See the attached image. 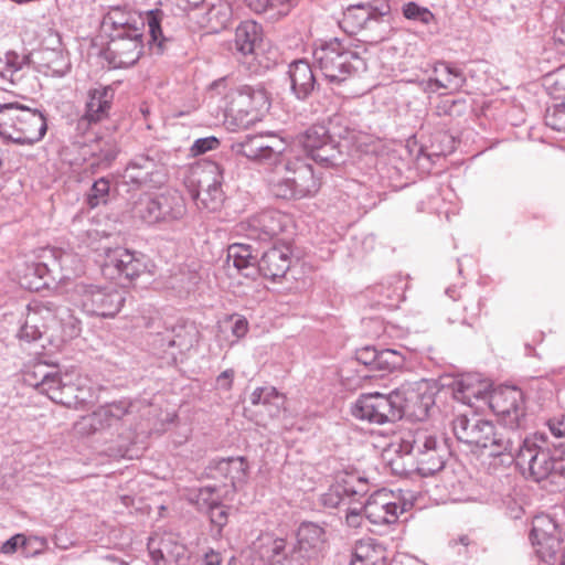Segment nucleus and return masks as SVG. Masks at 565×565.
<instances>
[{"mask_svg": "<svg viewBox=\"0 0 565 565\" xmlns=\"http://www.w3.org/2000/svg\"><path fill=\"white\" fill-rule=\"evenodd\" d=\"M394 451L409 456L423 477L440 471L450 455L445 438L423 428L406 433Z\"/></svg>", "mask_w": 565, "mask_h": 565, "instance_id": "0eeeda50", "label": "nucleus"}, {"mask_svg": "<svg viewBox=\"0 0 565 565\" xmlns=\"http://www.w3.org/2000/svg\"><path fill=\"white\" fill-rule=\"evenodd\" d=\"M488 388L489 384L486 381L470 374L456 380L452 385L454 397L469 406H475L479 401L488 403L490 394Z\"/></svg>", "mask_w": 565, "mask_h": 565, "instance_id": "bb28decb", "label": "nucleus"}, {"mask_svg": "<svg viewBox=\"0 0 565 565\" xmlns=\"http://www.w3.org/2000/svg\"><path fill=\"white\" fill-rule=\"evenodd\" d=\"M557 451L556 445L552 449V443L545 433H535L524 438L518 448L513 446L512 452L508 455L526 479L535 482L550 480L562 486L565 483V463L556 455Z\"/></svg>", "mask_w": 565, "mask_h": 565, "instance_id": "f03ea898", "label": "nucleus"}, {"mask_svg": "<svg viewBox=\"0 0 565 565\" xmlns=\"http://www.w3.org/2000/svg\"><path fill=\"white\" fill-rule=\"evenodd\" d=\"M20 544H24L22 535L18 534L6 541L1 546V552L4 554H12L17 551Z\"/></svg>", "mask_w": 565, "mask_h": 565, "instance_id": "69168bd1", "label": "nucleus"}, {"mask_svg": "<svg viewBox=\"0 0 565 565\" xmlns=\"http://www.w3.org/2000/svg\"><path fill=\"white\" fill-rule=\"evenodd\" d=\"M489 407L508 431H515L525 416L524 393L516 386H499L490 392Z\"/></svg>", "mask_w": 565, "mask_h": 565, "instance_id": "dca6fc26", "label": "nucleus"}, {"mask_svg": "<svg viewBox=\"0 0 565 565\" xmlns=\"http://www.w3.org/2000/svg\"><path fill=\"white\" fill-rule=\"evenodd\" d=\"M376 370L392 372L404 366L406 356L394 349L377 350Z\"/></svg>", "mask_w": 565, "mask_h": 565, "instance_id": "de8ad7c7", "label": "nucleus"}, {"mask_svg": "<svg viewBox=\"0 0 565 565\" xmlns=\"http://www.w3.org/2000/svg\"><path fill=\"white\" fill-rule=\"evenodd\" d=\"M530 540L535 546L539 557L548 563L554 558L561 546L558 526L555 521L546 514L537 515L532 523Z\"/></svg>", "mask_w": 565, "mask_h": 565, "instance_id": "412c9836", "label": "nucleus"}, {"mask_svg": "<svg viewBox=\"0 0 565 565\" xmlns=\"http://www.w3.org/2000/svg\"><path fill=\"white\" fill-rule=\"evenodd\" d=\"M43 65L46 73L62 77L71 70V61L68 54L62 49H44L41 52Z\"/></svg>", "mask_w": 565, "mask_h": 565, "instance_id": "a19ab883", "label": "nucleus"}, {"mask_svg": "<svg viewBox=\"0 0 565 565\" xmlns=\"http://www.w3.org/2000/svg\"><path fill=\"white\" fill-rule=\"evenodd\" d=\"M61 306L52 300H32L26 307L25 319L19 330V338L35 341L44 335L50 340L56 329Z\"/></svg>", "mask_w": 565, "mask_h": 565, "instance_id": "2eb2a0df", "label": "nucleus"}, {"mask_svg": "<svg viewBox=\"0 0 565 565\" xmlns=\"http://www.w3.org/2000/svg\"><path fill=\"white\" fill-rule=\"evenodd\" d=\"M259 542V556L269 565H305V556L296 546L288 547L284 539L265 535Z\"/></svg>", "mask_w": 565, "mask_h": 565, "instance_id": "393cba45", "label": "nucleus"}, {"mask_svg": "<svg viewBox=\"0 0 565 565\" xmlns=\"http://www.w3.org/2000/svg\"><path fill=\"white\" fill-rule=\"evenodd\" d=\"M452 431L456 438L467 445L488 450L492 457L511 454L516 431L497 428L494 424L477 414H461L452 420Z\"/></svg>", "mask_w": 565, "mask_h": 565, "instance_id": "20e7f679", "label": "nucleus"}, {"mask_svg": "<svg viewBox=\"0 0 565 565\" xmlns=\"http://www.w3.org/2000/svg\"><path fill=\"white\" fill-rule=\"evenodd\" d=\"M43 114L29 106L13 102L0 104V136L20 145L40 141L46 132Z\"/></svg>", "mask_w": 565, "mask_h": 565, "instance_id": "6e6552de", "label": "nucleus"}, {"mask_svg": "<svg viewBox=\"0 0 565 565\" xmlns=\"http://www.w3.org/2000/svg\"><path fill=\"white\" fill-rule=\"evenodd\" d=\"M298 141L313 161L324 167H337L345 161L342 143L331 136L324 125L309 127Z\"/></svg>", "mask_w": 565, "mask_h": 565, "instance_id": "ddd939ff", "label": "nucleus"}, {"mask_svg": "<svg viewBox=\"0 0 565 565\" xmlns=\"http://www.w3.org/2000/svg\"><path fill=\"white\" fill-rule=\"evenodd\" d=\"M202 172L205 175L199 180L200 190L194 198L199 207L214 212L221 207L224 201L223 171L217 163L210 162L204 166Z\"/></svg>", "mask_w": 565, "mask_h": 565, "instance_id": "b1692460", "label": "nucleus"}, {"mask_svg": "<svg viewBox=\"0 0 565 565\" xmlns=\"http://www.w3.org/2000/svg\"><path fill=\"white\" fill-rule=\"evenodd\" d=\"M231 149L252 161L273 167L266 181L276 198L301 200L313 196L320 189V179L312 166L294 154L286 141L275 134L247 135Z\"/></svg>", "mask_w": 565, "mask_h": 565, "instance_id": "f257e3e1", "label": "nucleus"}, {"mask_svg": "<svg viewBox=\"0 0 565 565\" xmlns=\"http://www.w3.org/2000/svg\"><path fill=\"white\" fill-rule=\"evenodd\" d=\"M412 384H404L388 394L372 392L362 394L351 407L355 418L382 425L396 422L417 398Z\"/></svg>", "mask_w": 565, "mask_h": 565, "instance_id": "423d86ee", "label": "nucleus"}, {"mask_svg": "<svg viewBox=\"0 0 565 565\" xmlns=\"http://www.w3.org/2000/svg\"><path fill=\"white\" fill-rule=\"evenodd\" d=\"M103 269L111 275L116 270L119 276L132 279L138 275V266L134 255L125 248L106 249Z\"/></svg>", "mask_w": 565, "mask_h": 565, "instance_id": "7c9ffc66", "label": "nucleus"}, {"mask_svg": "<svg viewBox=\"0 0 565 565\" xmlns=\"http://www.w3.org/2000/svg\"><path fill=\"white\" fill-rule=\"evenodd\" d=\"M168 18L161 9L149 10L146 22L149 29L148 49L151 54L160 55L164 52L169 38L163 34L162 23Z\"/></svg>", "mask_w": 565, "mask_h": 565, "instance_id": "72a5a7b5", "label": "nucleus"}, {"mask_svg": "<svg viewBox=\"0 0 565 565\" xmlns=\"http://www.w3.org/2000/svg\"><path fill=\"white\" fill-rule=\"evenodd\" d=\"M356 359L364 365H370L376 369L377 350L371 347L363 348L358 352Z\"/></svg>", "mask_w": 565, "mask_h": 565, "instance_id": "680f3d73", "label": "nucleus"}, {"mask_svg": "<svg viewBox=\"0 0 565 565\" xmlns=\"http://www.w3.org/2000/svg\"><path fill=\"white\" fill-rule=\"evenodd\" d=\"M215 535H221L223 527L228 521V508L221 503V500L206 511Z\"/></svg>", "mask_w": 565, "mask_h": 565, "instance_id": "8fccbe9b", "label": "nucleus"}, {"mask_svg": "<svg viewBox=\"0 0 565 565\" xmlns=\"http://www.w3.org/2000/svg\"><path fill=\"white\" fill-rule=\"evenodd\" d=\"M263 41V28L255 21L241 22L235 30L234 45L236 52L247 56L255 54Z\"/></svg>", "mask_w": 565, "mask_h": 565, "instance_id": "c756f323", "label": "nucleus"}, {"mask_svg": "<svg viewBox=\"0 0 565 565\" xmlns=\"http://www.w3.org/2000/svg\"><path fill=\"white\" fill-rule=\"evenodd\" d=\"M363 504L360 500L355 504L348 505L345 508V521L349 526L356 527L361 522V512L363 511Z\"/></svg>", "mask_w": 565, "mask_h": 565, "instance_id": "bf43d9fd", "label": "nucleus"}, {"mask_svg": "<svg viewBox=\"0 0 565 565\" xmlns=\"http://www.w3.org/2000/svg\"><path fill=\"white\" fill-rule=\"evenodd\" d=\"M230 320L232 323V326H231L232 334L237 339L245 337V334L248 331L247 319L243 316L234 315L231 317Z\"/></svg>", "mask_w": 565, "mask_h": 565, "instance_id": "052dcab7", "label": "nucleus"}, {"mask_svg": "<svg viewBox=\"0 0 565 565\" xmlns=\"http://www.w3.org/2000/svg\"><path fill=\"white\" fill-rule=\"evenodd\" d=\"M115 92L110 86H99L88 92L84 118L89 122H98L109 114Z\"/></svg>", "mask_w": 565, "mask_h": 565, "instance_id": "c85d7f7f", "label": "nucleus"}, {"mask_svg": "<svg viewBox=\"0 0 565 565\" xmlns=\"http://www.w3.org/2000/svg\"><path fill=\"white\" fill-rule=\"evenodd\" d=\"M81 321L77 319L71 309L61 306L56 329L52 332L51 341H68L81 334Z\"/></svg>", "mask_w": 565, "mask_h": 565, "instance_id": "4c0bfd02", "label": "nucleus"}, {"mask_svg": "<svg viewBox=\"0 0 565 565\" xmlns=\"http://www.w3.org/2000/svg\"><path fill=\"white\" fill-rule=\"evenodd\" d=\"M391 4L388 0H366L349 4L342 12L340 28L349 34L361 33L370 44L390 38Z\"/></svg>", "mask_w": 565, "mask_h": 565, "instance_id": "7ed1b4c3", "label": "nucleus"}, {"mask_svg": "<svg viewBox=\"0 0 565 565\" xmlns=\"http://www.w3.org/2000/svg\"><path fill=\"white\" fill-rule=\"evenodd\" d=\"M274 397V405L277 407L281 404V394L273 386L257 387L249 395L252 405L265 406L266 402Z\"/></svg>", "mask_w": 565, "mask_h": 565, "instance_id": "3c124183", "label": "nucleus"}, {"mask_svg": "<svg viewBox=\"0 0 565 565\" xmlns=\"http://www.w3.org/2000/svg\"><path fill=\"white\" fill-rule=\"evenodd\" d=\"M128 413L129 405L122 401L99 407L92 414L81 417L74 424V431L78 436L87 437L104 427L115 425Z\"/></svg>", "mask_w": 565, "mask_h": 565, "instance_id": "4be33fe9", "label": "nucleus"}, {"mask_svg": "<svg viewBox=\"0 0 565 565\" xmlns=\"http://www.w3.org/2000/svg\"><path fill=\"white\" fill-rule=\"evenodd\" d=\"M235 372L232 369L223 371L217 377H216V388L228 391L231 390L233 385Z\"/></svg>", "mask_w": 565, "mask_h": 565, "instance_id": "e2e57ef3", "label": "nucleus"}, {"mask_svg": "<svg viewBox=\"0 0 565 565\" xmlns=\"http://www.w3.org/2000/svg\"><path fill=\"white\" fill-rule=\"evenodd\" d=\"M545 426L552 437L558 440L557 449L565 446V414H557L550 417Z\"/></svg>", "mask_w": 565, "mask_h": 565, "instance_id": "6e6d98bb", "label": "nucleus"}, {"mask_svg": "<svg viewBox=\"0 0 565 565\" xmlns=\"http://www.w3.org/2000/svg\"><path fill=\"white\" fill-rule=\"evenodd\" d=\"M248 465L243 457L226 458V482L233 490L239 489L247 479Z\"/></svg>", "mask_w": 565, "mask_h": 565, "instance_id": "a18cd8bd", "label": "nucleus"}, {"mask_svg": "<svg viewBox=\"0 0 565 565\" xmlns=\"http://www.w3.org/2000/svg\"><path fill=\"white\" fill-rule=\"evenodd\" d=\"M388 565L386 548L372 539L359 541L353 551L351 565Z\"/></svg>", "mask_w": 565, "mask_h": 565, "instance_id": "473e14b6", "label": "nucleus"}, {"mask_svg": "<svg viewBox=\"0 0 565 565\" xmlns=\"http://www.w3.org/2000/svg\"><path fill=\"white\" fill-rule=\"evenodd\" d=\"M256 13H269L270 18L284 17L296 7L300 0H245Z\"/></svg>", "mask_w": 565, "mask_h": 565, "instance_id": "37998d69", "label": "nucleus"}, {"mask_svg": "<svg viewBox=\"0 0 565 565\" xmlns=\"http://www.w3.org/2000/svg\"><path fill=\"white\" fill-rule=\"evenodd\" d=\"M221 486L212 484L199 489H192L188 499L191 503L195 504L200 511L206 512L212 505H215L221 500Z\"/></svg>", "mask_w": 565, "mask_h": 565, "instance_id": "c03bdc74", "label": "nucleus"}, {"mask_svg": "<svg viewBox=\"0 0 565 565\" xmlns=\"http://www.w3.org/2000/svg\"><path fill=\"white\" fill-rule=\"evenodd\" d=\"M220 143V140L214 136L199 138L192 143L190 152L193 157H198L207 151L217 149Z\"/></svg>", "mask_w": 565, "mask_h": 565, "instance_id": "4d7b16f0", "label": "nucleus"}, {"mask_svg": "<svg viewBox=\"0 0 565 565\" xmlns=\"http://www.w3.org/2000/svg\"><path fill=\"white\" fill-rule=\"evenodd\" d=\"M141 19L140 13L131 14L120 8L111 9L102 21V28L107 30L121 31L120 35H129V33L140 32L138 24Z\"/></svg>", "mask_w": 565, "mask_h": 565, "instance_id": "f704fd0d", "label": "nucleus"}, {"mask_svg": "<svg viewBox=\"0 0 565 565\" xmlns=\"http://www.w3.org/2000/svg\"><path fill=\"white\" fill-rule=\"evenodd\" d=\"M52 370L53 366H50L46 363H34L23 371V382L41 392L42 387L50 382L47 376Z\"/></svg>", "mask_w": 565, "mask_h": 565, "instance_id": "49530a36", "label": "nucleus"}, {"mask_svg": "<svg viewBox=\"0 0 565 565\" xmlns=\"http://www.w3.org/2000/svg\"><path fill=\"white\" fill-rule=\"evenodd\" d=\"M313 58L324 78L332 84H341L366 68L360 53L337 38L317 47Z\"/></svg>", "mask_w": 565, "mask_h": 565, "instance_id": "1a4fd4ad", "label": "nucleus"}, {"mask_svg": "<svg viewBox=\"0 0 565 565\" xmlns=\"http://www.w3.org/2000/svg\"><path fill=\"white\" fill-rule=\"evenodd\" d=\"M70 300L88 316L108 318L119 311L124 297L115 288L79 282L70 292Z\"/></svg>", "mask_w": 565, "mask_h": 565, "instance_id": "9b49d317", "label": "nucleus"}, {"mask_svg": "<svg viewBox=\"0 0 565 565\" xmlns=\"http://www.w3.org/2000/svg\"><path fill=\"white\" fill-rule=\"evenodd\" d=\"M223 556L220 552L210 550L204 554L203 565H221Z\"/></svg>", "mask_w": 565, "mask_h": 565, "instance_id": "338daca9", "label": "nucleus"}, {"mask_svg": "<svg viewBox=\"0 0 565 565\" xmlns=\"http://www.w3.org/2000/svg\"><path fill=\"white\" fill-rule=\"evenodd\" d=\"M433 74L437 86L449 93L459 90L466 82L465 75L460 70L445 62L436 63Z\"/></svg>", "mask_w": 565, "mask_h": 565, "instance_id": "e433bc0d", "label": "nucleus"}, {"mask_svg": "<svg viewBox=\"0 0 565 565\" xmlns=\"http://www.w3.org/2000/svg\"><path fill=\"white\" fill-rule=\"evenodd\" d=\"M110 185L109 181L105 178L96 180L87 195V204L89 207L95 209L100 204H106L109 198Z\"/></svg>", "mask_w": 565, "mask_h": 565, "instance_id": "09e8293b", "label": "nucleus"}, {"mask_svg": "<svg viewBox=\"0 0 565 565\" xmlns=\"http://www.w3.org/2000/svg\"><path fill=\"white\" fill-rule=\"evenodd\" d=\"M403 14L408 20L419 21L423 24H429L434 21V14L425 7L415 2H408L403 6Z\"/></svg>", "mask_w": 565, "mask_h": 565, "instance_id": "603ef678", "label": "nucleus"}, {"mask_svg": "<svg viewBox=\"0 0 565 565\" xmlns=\"http://www.w3.org/2000/svg\"><path fill=\"white\" fill-rule=\"evenodd\" d=\"M274 397L270 398L268 402H266L265 404V412L268 414L269 417L271 418H277L279 417L284 412H285V403H286V398L285 396L281 394V404H279L276 408V406L274 405Z\"/></svg>", "mask_w": 565, "mask_h": 565, "instance_id": "0e129e2a", "label": "nucleus"}, {"mask_svg": "<svg viewBox=\"0 0 565 565\" xmlns=\"http://www.w3.org/2000/svg\"><path fill=\"white\" fill-rule=\"evenodd\" d=\"M25 67V56H20L15 52H7L0 56V76L11 84L18 83L23 77Z\"/></svg>", "mask_w": 565, "mask_h": 565, "instance_id": "79ce46f5", "label": "nucleus"}, {"mask_svg": "<svg viewBox=\"0 0 565 565\" xmlns=\"http://www.w3.org/2000/svg\"><path fill=\"white\" fill-rule=\"evenodd\" d=\"M149 407L147 420L151 426H160V430H163L166 426L173 424L177 419L175 411H158L152 404Z\"/></svg>", "mask_w": 565, "mask_h": 565, "instance_id": "864d4df0", "label": "nucleus"}, {"mask_svg": "<svg viewBox=\"0 0 565 565\" xmlns=\"http://www.w3.org/2000/svg\"><path fill=\"white\" fill-rule=\"evenodd\" d=\"M412 505L413 502L403 494V491L381 489L369 497L363 504V512L374 525H391L395 524L399 515Z\"/></svg>", "mask_w": 565, "mask_h": 565, "instance_id": "4468645a", "label": "nucleus"}, {"mask_svg": "<svg viewBox=\"0 0 565 565\" xmlns=\"http://www.w3.org/2000/svg\"><path fill=\"white\" fill-rule=\"evenodd\" d=\"M47 377L50 382L42 387L40 393L57 404L76 408L89 403L94 397L87 381L75 372L61 373L53 367Z\"/></svg>", "mask_w": 565, "mask_h": 565, "instance_id": "f8f14e48", "label": "nucleus"}, {"mask_svg": "<svg viewBox=\"0 0 565 565\" xmlns=\"http://www.w3.org/2000/svg\"><path fill=\"white\" fill-rule=\"evenodd\" d=\"M291 265V252L287 246H274L266 250L257 263V271L276 280L282 278Z\"/></svg>", "mask_w": 565, "mask_h": 565, "instance_id": "a878e982", "label": "nucleus"}, {"mask_svg": "<svg viewBox=\"0 0 565 565\" xmlns=\"http://www.w3.org/2000/svg\"><path fill=\"white\" fill-rule=\"evenodd\" d=\"M290 86L298 99H306L316 86V77L311 65L306 60L294 61L289 65Z\"/></svg>", "mask_w": 565, "mask_h": 565, "instance_id": "cd10ccee", "label": "nucleus"}, {"mask_svg": "<svg viewBox=\"0 0 565 565\" xmlns=\"http://www.w3.org/2000/svg\"><path fill=\"white\" fill-rule=\"evenodd\" d=\"M147 550L153 565H189L186 547L171 533L149 537Z\"/></svg>", "mask_w": 565, "mask_h": 565, "instance_id": "aec40b11", "label": "nucleus"}, {"mask_svg": "<svg viewBox=\"0 0 565 565\" xmlns=\"http://www.w3.org/2000/svg\"><path fill=\"white\" fill-rule=\"evenodd\" d=\"M255 100H263L266 103L264 92L254 90L250 87H244L242 90L235 93V96L226 108V115L239 119L242 125H247L253 120V118L246 120L245 118H247L254 110L252 103Z\"/></svg>", "mask_w": 565, "mask_h": 565, "instance_id": "2f4dec72", "label": "nucleus"}, {"mask_svg": "<svg viewBox=\"0 0 565 565\" xmlns=\"http://www.w3.org/2000/svg\"><path fill=\"white\" fill-rule=\"evenodd\" d=\"M147 174L150 175V182H153L156 185H161L167 180V174L162 167L157 169L154 172H147Z\"/></svg>", "mask_w": 565, "mask_h": 565, "instance_id": "774afa93", "label": "nucleus"}, {"mask_svg": "<svg viewBox=\"0 0 565 565\" xmlns=\"http://www.w3.org/2000/svg\"><path fill=\"white\" fill-rule=\"evenodd\" d=\"M367 491L365 479L354 473L338 476L333 483L321 497V502L327 508H341L355 504Z\"/></svg>", "mask_w": 565, "mask_h": 565, "instance_id": "6ab92c4d", "label": "nucleus"}, {"mask_svg": "<svg viewBox=\"0 0 565 565\" xmlns=\"http://www.w3.org/2000/svg\"><path fill=\"white\" fill-rule=\"evenodd\" d=\"M291 224L289 215L277 210H265L241 223L245 235L256 241H269L284 233Z\"/></svg>", "mask_w": 565, "mask_h": 565, "instance_id": "a211bd4d", "label": "nucleus"}, {"mask_svg": "<svg viewBox=\"0 0 565 565\" xmlns=\"http://www.w3.org/2000/svg\"><path fill=\"white\" fill-rule=\"evenodd\" d=\"M206 477L221 481L223 487H227L226 482V458L213 460L205 469Z\"/></svg>", "mask_w": 565, "mask_h": 565, "instance_id": "13d9d810", "label": "nucleus"}, {"mask_svg": "<svg viewBox=\"0 0 565 565\" xmlns=\"http://www.w3.org/2000/svg\"><path fill=\"white\" fill-rule=\"evenodd\" d=\"M143 340L151 352L167 363H177L182 360L198 342L200 332L194 323H182L168 329L160 318H149L143 323Z\"/></svg>", "mask_w": 565, "mask_h": 565, "instance_id": "39448f33", "label": "nucleus"}, {"mask_svg": "<svg viewBox=\"0 0 565 565\" xmlns=\"http://www.w3.org/2000/svg\"><path fill=\"white\" fill-rule=\"evenodd\" d=\"M141 57V32L129 35L117 34L104 52V58L111 68L129 67Z\"/></svg>", "mask_w": 565, "mask_h": 565, "instance_id": "5701e85b", "label": "nucleus"}, {"mask_svg": "<svg viewBox=\"0 0 565 565\" xmlns=\"http://www.w3.org/2000/svg\"><path fill=\"white\" fill-rule=\"evenodd\" d=\"M233 12L227 2L213 4L202 18V26L209 33H218L226 29L232 21Z\"/></svg>", "mask_w": 565, "mask_h": 565, "instance_id": "58836bf2", "label": "nucleus"}, {"mask_svg": "<svg viewBox=\"0 0 565 565\" xmlns=\"http://www.w3.org/2000/svg\"><path fill=\"white\" fill-rule=\"evenodd\" d=\"M297 537L296 550L306 558L311 550H316L323 544L324 531L315 523H302L298 530Z\"/></svg>", "mask_w": 565, "mask_h": 565, "instance_id": "ea45409f", "label": "nucleus"}, {"mask_svg": "<svg viewBox=\"0 0 565 565\" xmlns=\"http://www.w3.org/2000/svg\"><path fill=\"white\" fill-rule=\"evenodd\" d=\"M545 122L554 130L565 131V103L547 108Z\"/></svg>", "mask_w": 565, "mask_h": 565, "instance_id": "5fc2aeb1", "label": "nucleus"}, {"mask_svg": "<svg viewBox=\"0 0 565 565\" xmlns=\"http://www.w3.org/2000/svg\"><path fill=\"white\" fill-rule=\"evenodd\" d=\"M227 262L232 263L245 277H252L257 271L256 257L252 253V247L246 244L235 243L227 248Z\"/></svg>", "mask_w": 565, "mask_h": 565, "instance_id": "c9c22d12", "label": "nucleus"}, {"mask_svg": "<svg viewBox=\"0 0 565 565\" xmlns=\"http://www.w3.org/2000/svg\"><path fill=\"white\" fill-rule=\"evenodd\" d=\"M43 262L28 265L22 285L31 290H39L49 284L47 277L60 271V279L70 278L81 270V262L76 255L56 248H46L42 255Z\"/></svg>", "mask_w": 565, "mask_h": 565, "instance_id": "9d476101", "label": "nucleus"}, {"mask_svg": "<svg viewBox=\"0 0 565 565\" xmlns=\"http://www.w3.org/2000/svg\"><path fill=\"white\" fill-rule=\"evenodd\" d=\"M143 204H146L143 222L150 224L180 220L186 212L183 196L173 189H166L159 193H147Z\"/></svg>", "mask_w": 565, "mask_h": 565, "instance_id": "f3484780", "label": "nucleus"}]
</instances>
